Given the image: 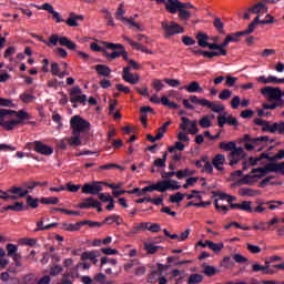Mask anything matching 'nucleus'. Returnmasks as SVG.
Instances as JSON below:
<instances>
[{
	"mask_svg": "<svg viewBox=\"0 0 284 284\" xmlns=\"http://www.w3.org/2000/svg\"><path fill=\"white\" fill-rule=\"evenodd\" d=\"M256 26H258V16L255 17V19L248 24V28L244 31H239L235 33H231L225 37V40L229 41V43L239 41V37H245L247 34H252L254 30H256Z\"/></svg>",
	"mask_w": 284,
	"mask_h": 284,
	"instance_id": "nucleus-9",
	"label": "nucleus"
},
{
	"mask_svg": "<svg viewBox=\"0 0 284 284\" xmlns=\"http://www.w3.org/2000/svg\"><path fill=\"white\" fill-rule=\"evenodd\" d=\"M39 201H41V200L34 199V197H32V195L27 196V205L29 207H31L32 210H37V207H39Z\"/></svg>",
	"mask_w": 284,
	"mask_h": 284,
	"instance_id": "nucleus-51",
	"label": "nucleus"
},
{
	"mask_svg": "<svg viewBox=\"0 0 284 284\" xmlns=\"http://www.w3.org/2000/svg\"><path fill=\"white\" fill-rule=\"evenodd\" d=\"M265 205H268V210H278L281 205H284L283 201H267Z\"/></svg>",
	"mask_w": 284,
	"mask_h": 284,
	"instance_id": "nucleus-59",
	"label": "nucleus"
},
{
	"mask_svg": "<svg viewBox=\"0 0 284 284\" xmlns=\"http://www.w3.org/2000/svg\"><path fill=\"white\" fill-rule=\"evenodd\" d=\"M225 155L223 154H216L213 160H212V165L213 168H215V170H217L219 172H224L225 168L223 165H225Z\"/></svg>",
	"mask_w": 284,
	"mask_h": 284,
	"instance_id": "nucleus-20",
	"label": "nucleus"
},
{
	"mask_svg": "<svg viewBox=\"0 0 284 284\" xmlns=\"http://www.w3.org/2000/svg\"><path fill=\"white\" fill-rule=\"evenodd\" d=\"M78 21H83V16L79 14H74V12H71L69 14V18L67 20H64V23H67V26H69V28H79V22Z\"/></svg>",
	"mask_w": 284,
	"mask_h": 284,
	"instance_id": "nucleus-24",
	"label": "nucleus"
},
{
	"mask_svg": "<svg viewBox=\"0 0 284 284\" xmlns=\"http://www.w3.org/2000/svg\"><path fill=\"white\" fill-rule=\"evenodd\" d=\"M240 210L242 212H248L250 214L254 213V209H252V202L250 201H243L242 203H240Z\"/></svg>",
	"mask_w": 284,
	"mask_h": 284,
	"instance_id": "nucleus-46",
	"label": "nucleus"
},
{
	"mask_svg": "<svg viewBox=\"0 0 284 284\" xmlns=\"http://www.w3.org/2000/svg\"><path fill=\"white\" fill-rule=\"evenodd\" d=\"M191 103H196L197 105H201L202 108H207L212 112H215L216 114H221V112H224L225 106L221 104H215L214 102L207 100V99H199L196 95L190 97Z\"/></svg>",
	"mask_w": 284,
	"mask_h": 284,
	"instance_id": "nucleus-5",
	"label": "nucleus"
},
{
	"mask_svg": "<svg viewBox=\"0 0 284 284\" xmlns=\"http://www.w3.org/2000/svg\"><path fill=\"white\" fill-rule=\"evenodd\" d=\"M47 45H63L68 50H77V43L68 39V37H59V34H51L49 41L45 42Z\"/></svg>",
	"mask_w": 284,
	"mask_h": 284,
	"instance_id": "nucleus-7",
	"label": "nucleus"
},
{
	"mask_svg": "<svg viewBox=\"0 0 284 284\" xmlns=\"http://www.w3.org/2000/svg\"><path fill=\"white\" fill-rule=\"evenodd\" d=\"M151 88H153V90H155V92H161V90H163V88H165V84H163V80L153 79V81L151 83Z\"/></svg>",
	"mask_w": 284,
	"mask_h": 284,
	"instance_id": "nucleus-49",
	"label": "nucleus"
},
{
	"mask_svg": "<svg viewBox=\"0 0 284 284\" xmlns=\"http://www.w3.org/2000/svg\"><path fill=\"white\" fill-rule=\"evenodd\" d=\"M72 134H84L90 132V122L81 118V115H74L70 120Z\"/></svg>",
	"mask_w": 284,
	"mask_h": 284,
	"instance_id": "nucleus-3",
	"label": "nucleus"
},
{
	"mask_svg": "<svg viewBox=\"0 0 284 284\" xmlns=\"http://www.w3.org/2000/svg\"><path fill=\"white\" fill-rule=\"evenodd\" d=\"M179 19L181 21H190L192 19V12L185 10V9H179Z\"/></svg>",
	"mask_w": 284,
	"mask_h": 284,
	"instance_id": "nucleus-48",
	"label": "nucleus"
},
{
	"mask_svg": "<svg viewBox=\"0 0 284 284\" xmlns=\"http://www.w3.org/2000/svg\"><path fill=\"white\" fill-rule=\"evenodd\" d=\"M181 1L179 0H166L165 10L166 12H170V14H176L179 10L181 9Z\"/></svg>",
	"mask_w": 284,
	"mask_h": 284,
	"instance_id": "nucleus-22",
	"label": "nucleus"
},
{
	"mask_svg": "<svg viewBox=\"0 0 284 284\" xmlns=\"http://www.w3.org/2000/svg\"><path fill=\"white\" fill-rule=\"evenodd\" d=\"M144 250L146 252V254H156V252H159V250H161V246H156L153 243H144Z\"/></svg>",
	"mask_w": 284,
	"mask_h": 284,
	"instance_id": "nucleus-41",
	"label": "nucleus"
},
{
	"mask_svg": "<svg viewBox=\"0 0 284 284\" xmlns=\"http://www.w3.org/2000/svg\"><path fill=\"white\" fill-rule=\"evenodd\" d=\"M103 192V186H101V182L85 183L82 186V194H99Z\"/></svg>",
	"mask_w": 284,
	"mask_h": 284,
	"instance_id": "nucleus-17",
	"label": "nucleus"
},
{
	"mask_svg": "<svg viewBox=\"0 0 284 284\" xmlns=\"http://www.w3.org/2000/svg\"><path fill=\"white\" fill-rule=\"evenodd\" d=\"M266 170H268L270 172H283L284 162L266 164Z\"/></svg>",
	"mask_w": 284,
	"mask_h": 284,
	"instance_id": "nucleus-38",
	"label": "nucleus"
},
{
	"mask_svg": "<svg viewBox=\"0 0 284 284\" xmlns=\"http://www.w3.org/2000/svg\"><path fill=\"white\" fill-rule=\"evenodd\" d=\"M184 90L189 92L190 94L194 92H203V88H201V84L197 81H193L190 84L184 87Z\"/></svg>",
	"mask_w": 284,
	"mask_h": 284,
	"instance_id": "nucleus-32",
	"label": "nucleus"
},
{
	"mask_svg": "<svg viewBox=\"0 0 284 284\" xmlns=\"http://www.w3.org/2000/svg\"><path fill=\"white\" fill-rule=\"evenodd\" d=\"M264 110H276V108H284V100L275 101L274 103H263Z\"/></svg>",
	"mask_w": 284,
	"mask_h": 284,
	"instance_id": "nucleus-43",
	"label": "nucleus"
},
{
	"mask_svg": "<svg viewBox=\"0 0 284 284\" xmlns=\"http://www.w3.org/2000/svg\"><path fill=\"white\" fill-rule=\"evenodd\" d=\"M122 39L124 41H126V43H130L134 48V50H139L140 52H144V54H154V52H152V50L148 49V47L143 45L142 43L134 42L128 36H123Z\"/></svg>",
	"mask_w": 284,
	"mask_h": 284,
	"instance_id": "nucleus-19",
	"label": "nucleus"
},
{
	"mask_svg": "<svg viewBox=\"0 0 284 284\" xmlns=\"http://www.w3.org/2000/svg\"><path fill=\"white\" fill-rule=\"evenodd\" d=\"M203 274H205V276H214L216 274V267L206 265L204 266Z\"/></svg>",
	"mask_w": 284,
	"mask_h": 284,
	"instance_id": "nucleus-64",
	"label": "nucleus"
},
{
	"mask_svg": "<svg viewBox=\"0 0 284 284\" xmlns=\"http://www.w3.org/2000/svg\"><path fill=\"white\" fill-rule=\"evenodd\" d=\"M255 125H262V132H270L271 134H274L278 132V123H271L270 121L261 120L260 118L254 119Z\"/></svg>",
	"mask_w": 284,
	"mask_h": 284,
	"instance_id": "nucleus-14",
	"label": "nucleus"
},
{
	"mask_svg": "<svg viewBox=\"0 0 284 284\" xmlns=\"http://www.w3.org/2000/svg\"><path fill=\"white\" fill-rule=\"evenodd\" d=\"M221 266L224 267V270H234L235 264L232 257L225 256L221 262Z\"/></svg>",
	"mask_w": 284,
	"mask_h": 284,
	"instance_id": "nucleus-39",
	"label": "nucleus"
},
{
	"mask_svg": "<svg viewBox=\"0 0 284 284\" xmlns=\"http://www.w3.org/2000/svg\"><path fill=\"white\" fill-rule=\"evenodd\" d=\"M23 121H30V114L28 112L12 111L8 109H0V125L7 131L14 130Z\"/></svg>",
	"mask_w": 284,
	"mask_h": 284,
	"instance_id": "nucleus-1",
	"label": "nucleus"
},
{
	"mask_svg": "<svg viewBox=\"0 0 284 284\" xmlns=\"http://www.w3.org/2000/svg\"><path fill=\"white\" fill-rule=\"evenodd\" d=\"M8 210H11L12 212H23V210H26V205L23 202H16L14 204L4 206L2 212H8Z\"/></svg>",
	"mask_w": 284,
	"mask_h": 284,
	"instance_id": "nucleus-31",
	"label": "nucleus"
},
{
	"mask_svg": "<svg viewBox=\"0 0 284 284\" xmlns=\"http://www.w3.org/2000/svg\"><path fill=\"white\" fill-rule=\"evenodd\" d=\"M202 172H205L206 174H214V164H212L207 159L204 162Z\"/></svg>",
	"mask_w": 284,
	"mask_h": 284,
	"instance_id": "nucleus-56",
	"label": "nucleus"
},
{
	"mask_svg": "<svg viewBox=\"0 0 284 284\" xmlns=\"http://www.w3.org/2000/svg\"><path fill=\"white\" fill-rule=\"evenodd\" d=\"M63 272V266L57 264L50 267L49 274L50 276H59Z\"/></svg>",
	"mask_w": 284,
	"mask_h": 284,
	"instance_id": "nucleus-53",
	"label": "nucleus"
},
{
	"mask_svg": "<svg viewBox=\"0 0 284 284\" xmlns=\"http://www.w3.org/2000/svg\"><path fill=\"white\" fill-rule=\"evenodd\" d=\"M243 154H244L243 148H237L235 145L234 149L229 154V161H230L231 168H234V165H239L241 161V156H243Z\"/></svg>",
	"mask_w": 284,
	"mask_h": 284,
	"instance_id": "nucleus-18",
	"label": "nucleus"
},
{
	"mask_svg": "<svg viewBox=\"0 0 284 284\" xmlns=\"http://www.w3.org/2000/svg\"><path fill=\"white\" fill-rule=\"evenodd\" d=\"M253 230H261L262 232H265L270 230V224L265 222H258L253 225Z\"/></svg>",
	"mask_w": 284,
	"mask_h": 284,
	"instance_id": "nucleus-63",
	"label": "nucleus"
},
{
	"mask_svg": "<svg viewBox=\"0 0 284 284\" xmlns=\"http://www.w3.org/2000/svg\"><path fill=\"white\" fill-rule=\"evenodd\" d=\"M132 70V67H124L122 70V79L126 83H130L131 85H136L139 81H141V75L139 73H132L130 72Z\"/></svg>",
	"mask_w": 284,
	"mask_h": 284,
	"instance_id": "nucleus-12",
	"label": "nucleus"
},
{
	"mask_svg": "<svg viewBox=\"0 0 284 284\" xmlns=\"http://www.w3.org/2000/svg\"><path fill=\"white\" fill-rule=\"evenodd\" d=\"M64 187L68 192L75 193L81 190V184H73L72 182H68Z\"/></svg>",
	"mask_w": 284,
	"mask_h": 284,
	"instance_id": "nucleus-60",
	"label": "nucleus"
},
{
	"mask_svg": "<svg viewBox=\"0 0 284 284\" xmlns=\"http://www.w3.org/2000/svg\"><path fill=\"white\" fill-rule=\"evenodd\" d=\"M39 185H42V186H45V185H48V182H36V181H33V182H26L24 183V189L26 190H34V187H39Z\"/></svg>",
	"mask_w": 284,
	"mask_h": 284,
	"instance_id": "nucleus-52",
	"label": "nucleus"
},
{
	"mask_svg": "<svg viewBox=\"0 0 284 284\" xmlns=\"http://www.w3.org/2000/svg\"><path fill=\"white\" fill-rule=\"evenodd\" d=\"M68 276H71V278H74V276L79 277V273H64L62 275V282L60 284H72V281L68 280Z\"/></svg>",
	"mask_w": 284,
	"mask_h": 284,
	"instance_id": "nucleus-58",
	"label": "nucleus"
},
{
	"mask_svg": "<svg viewBox=\"0 0 284 284\" xmlns=\"http://www.w3.org/2000/svg\"><path fill=\"white\" fill-rule=\"evenodd\" d=\"M170 190V180L160 181L153 185L144 186L142 192H168Z\"/></svg>",
	"mask_w": 284,
	"mask_h": 284,
	"instance_id": "nucleus-16",
	"label": "nucleus"
},
{
	"mask_svg": "<svg viewBox=\"0 0 284 284\" xmlns=\"http://www.w3.org/2000/svg\"><path fill=\"white\" fill-rule=\"evenodd\" d=\"M122 23H124V26H129V28H136L138 30H143L141 29V24L134 21V18H126Z\"/></svg>",
	"mask_w": 284,
	"mask_h": 284,
	"instance_id": "nucleus-55",
	"label": "nucleus"
},
{
	"mask_svg": "<svg viewBox=\"0 0 284 284\" xmlns=\"http://www.w3.org/2000/svg\"><path fill=\"white\" fill-rule=\"evenodd\" d=\"M148 225L150 222H141L138 225H134L129 233V236H134V234H139V232H145L148 230Z\"/></svg>",
	"mask_w": 284,
	"mask_h": 284,
	"instance_id": "nucleus-28",
	"label": "nucleus"
},
{
	"mask_svg": "<svg viewBox=\"0 0 284 284\" xmlns=\"http://www.w3.org/2000/svg\"><path fill=\"white\" fill-rule=\"evenodd\" d=\"M261 94H263V97H268V101H283V91H281V88L265 87L261 89Z\"/></svg>",
	"mask_w": 284,
	"mask_h": 284,
	"instance_id": "nucleus-10",
	"label": "nucleus"
},
{
	"mask_svg": "<svg viewBox=\"0 0 284 284\" xmlns=\"http://www.w3.org/2000/svg\"><path fill=\"white\" fill-rule=\"evenodd\" d=\"M102 45H104V48H106L108 50H113L112 53H105V59L108 61H114V59H119V57H122L124 61L131 60L123 44L104 41L102 42Z\"/></svg>",
	"mask_w": 284,
	"mask_h": 284,
	"instance_id": "nucleus-2",
	"label": "nucleus"
},
{
	"mask_svg": "<svg viewBox=\"0 0 284 284\" xmlns=\"http://www.w3.org/2000/svg\"><path fill=\"white\" fill-rule=\"evenodd\" d=\"M19 245H29V247H34L37 245V239L23 237L18 241Z\"/></svg>",
	"mask_w": 284,
	"mask_h": 284,
	"instance_id": "nucleus-44",
	"label": "nucleus"
},
{
	"mask_svg": "<svg viewBox=\"0 0 284 284\" xmlns=\"http://www.w3.org/2000/svg\"><path fill=\"white\" fill-rule=\"evenodd\" d=\"M187 283H189V284H199V283H203V275H201V274H199V273L191 274V275L189 276Z\"/></svg>",
	"mask_w": 284,
	"mask_h": 284,
	"instance_id": "nucleus-45",
	"label": "nucleus"
},
{
	"mask_svg": "<svg viewBox=\"0 0 284 284\" xmlns=\"http://www.w3.org/2000/svg\"><path fill=\"white\" fill-rule=\"evenodd\" d=\"M99 256H101V253L99 251H87L81 254V261H92L94 265L99 263Z\"/></svg>",
	"mask_w": 284,
	"mask_h": 284,
	"instance_id": "nucleus-21",
	"label": "nucleus"
},
{
	"mask_svg": "<svg viewBox=\"0 0 284 284\" xmlns=\"http://www.w3.org/2000/svg\"><path fill=\"white\" fill-rule=\"evenodd\" d=\"M40 203H42V205H59V197H41Z\"/></svg>",
	"mask_w": 284,
	"mask_h": 284,
	"instance_id": "nucleus-40",
	"label": "nucleus"
},
{
	"mask_svg": "<svg viewBox=\"0 0 284 284\" xmlns=\"http://www.w3.org/2000/svg\"><path fill=\"white\" fill-rule=\"evenodd\" d=\"M235 145H236V142H221L219 144V148L221 150H224V152H232Z\"/></svg>",
	"mask_w": 284,
	"mask_h": 284,
	"instance_id": "nucleus-50",
	"label": "nucleus"
},
{
	"mask_svg": "<svg viewBox=\"0 0 284 284\" xmlns=\"http://www.w3.org/2000/svg\"><path fill=\"white\" fill-rule=\"evenodd\" d=\"M266 3H267V0H262L261 2L248 8V12H251L252 14H260V12H267V7H265Z\"/></svg>",
	"mask_w": 284,
	"mask_h": 284,
	"instance_id": "nucleus-26",
	"label": "nucleus"
},
{
	"mask_svg": "<svg viewBox=\"0 0 284 284\" xmlns=\"http://www.w3.org/2000/svg\"><path fill=\"white\" fill-rule=\"evenodd\" d=\"M115 19L118 21H122V22L126 19L125 18V8H124L123 3H120V6L115 12Z\"/></svg>",
	"mask_w": 284,
	"mask_h": 284,
	"instance_id": "nucleus-42",
	"label": "nucleus"
},
{
	"mask_svg": "<svg viewBox=\"0 0 284 284\" xmlns=\"http://www.w3.org/2000/svg\"><path fill=\"white\" fill-rule=\"evenodd\" d=\"M70 99L71 103H81L82 105H85L88 103V95L82 94L80 87H74L70 91Z\"/></svg>",
	"mask_w": 284,
	"mask_h": 284,
	"instance_id": "nucleus-13",
	"label": "nucleus"
},
{
	"mask_svg": "<svg viewBox=\"0 0 284 284\" xmlns=\"http://www.w3.org/2000/svg\"><path fill=\"white\" fill-rule=\"evenodd\" d=\"M195 39L197 41V45H200V48H207L209 43L207 41H210V36L207 33H203V32H199L195 36Z\"/></svg>",
	"mask_w": 284,
	"mask_h": 284,
	"instance_id": "nucleus-27",
	"label": "nucleus"
},
{
	"mask_svg": "<svg viewBox=\"0 0 284 284\" xmlns=\"http://www.w3.org/2000/svg\"><path fill=\"white\" fill-rule=\"evenodd\" d=\"M98 201L99 200H94L92 197H87L79 204V207L80 210H89V207H94Z\"/></svg>",
	"mask_w": 284,
	"mask_h": 284,
	"instance_id": "nucleus-35",
	"label": "nucleus"
},
{
	"mask_svg": "<svg viewBox=\"0 0 284 284\" xmlns=\"http://www.w3.org/2000/svg\"><path fill=\"white\" fill-rule=\"evenodd\" d=\"M9 194H16L19 199H26L28 194H30V191L26 189V186H11L8 190Z\"/></svg>",
	"mask_w": 284,
	"mask_h": 284,
	"instance_id": "nucleus-23",
	"label": "nucleus"
},
{
	"mask_svg": "<svg viewBox=\"0 0 284 284\" xmlns=\"http://www.w3.org/2000/svg\"><path fill=\"white\" fill-rule=\"evenodd\" d=\"M34 95L30 93H22L20 94V100L22 103H32L34 101Z\"/></svg>",
	"mask_w": 284,
	"mask_h": 284,
	"instance_id": "nucleus-62",
	"label": "nucleus"
},
{
	"mask_svg": "<svg viewBox=\"0 0 284 284\" xmlns=\"http://www.w3.org/2000/svg\"><path fill=\"white\" fill-rule=\"evenodd\" d=\"M161 26L162 30L164 31V37H174V34H183V32H185V29L174 21L170 22L164 20L162 21Z\"/></svg>",
	"mask_w": 284,
	"mask_h": 284,
	"instance_id": "nucleus-8",
	"label": "nucleus"
},
{
	"mask_svg": "<svg viewBox=\"0 0 284 284\" xmlns=\"http://www.w3.org/2000/svg\"><path fill=\"white\" fill-rule=\"evenodd\" d=\"M213 26L220 34H225V24L223 23L221 18L219 17L214 18Z\"/></svg>",
	"mask_w": 284,
	"mask_h": 284,
	"instance_id": "nucleus-37",
	"label": "nucleus"
},
{
	"mask_svg": "<svg viewBox=\"0 0 284 284\" xmlns=\"http://www.w3.org/2000/svg\"><path fill=\"white\" fill-rule=\"evenodd\" d=\"M206 245L213 252H221V250H223V243L216 244V243H214L212 241H206Z\"/></svg>",
	"mask_w": 284,
	"mask_h": 284,
	"instance_id": "nucleus-57",
	"label": "nucleus"
},
{
	"mask_svg": "<svg viewBox=\"0 0 284 284\" xmlns=\"http://www.w3.org/2000/svg\"><path fill=\"white\" fill-rule=\"evenodd\" d=\"M268 172H271V171L267 170V164L265 165V168L253 169L251 171V173L246 174L242 179V184L243 185H254V183H256V181H258V179H263V176H265V174H267Z\"/></svg>",
	"mask_w": 284,
	"mask_h": 284,
	"instance_id": "nucleus-4",
	"label": "nucleus"
},
{
	"mask_svg": "<svg viewBox=\"0 0 284 284\" xmlns=\"http://www.w3.org/2000/svg\"><path fill=\"white\" fill-rule=\"evenodd\" d=\"M52 227H59V223L53 222L51 224L48 225H43V217H41L38 222H37V229L34 230V232H42L44 230H52Z\"/></svg>",
	"mask_w": 284,
	"mask_h": 284,
	"instance_id": "nucleus-30",
	"label": "nucleus"
},
{
	"mask_svg": "<svg viewBox=\"0 0 284 284\" xmlns=\"http://www.w3.org/2000/svg\"><path fill=\"white\" fill-rule=\"evenodd\" d=\"M95 71L100 77H110V74L112 73V69H110V67L105 64L95 65Z\"/></svg>",
	"mask_w": 284,
	"mask_h": 284,
	"instance_id": "nucleus-33",
	"label": "nucleus"
},
{
	"mask_svg": "<svg viewBox=\"0 0 284 284\" xmlns=\"http://www.w3.org/2000/svg\"><path fill=\"white\" fill-rule=\"evenodd\" d=\"M64 141H67L71 148H79V145H81V134L72 133V136L65 138Z\"/></svg>",
	"mask_w": 284,
	"mask_h": 284,
	"instance_id": "nucleus-29",
	"label": "nucleus"
},
{
	"mask_svg": "<svg viewBox=\"0 0 284 284\" xmlns=\"http://www.w3.org/2000/svg\"><path fill=\"white\" fill-rule=\"evenodd\" d=\"M183 199H185V194H182L181 192L170 195L171 203H181V201H183Z\"/></svg>",
	"mask_w": 284,
	"mask_h": 284,
	"instance_id": "nucleus-61",
	"label": "nucleus"
},
{
	"mask_svg": "<svg viewBox=\"0 0 284 284\" xmlns=\"http://www.w3.org/2000/svg\"><path fill=\"white\" fill-rule=\"evenodd\" d=\"M243 141H248V143H253V145H261V143H267L270 141V138L267 135L252 138L250 136V134H245Z\"/></svg>",
	"mask_w": 284,
	"mask_h": 284,
	"instance_id": "nucleus-25",
	"label": "nucleus"
},
{
	"mask_svg": "<svg viewBox=\"0 0 284 284\" xmlns=\"http://www.w3.org/2000/svg\"><path fill=\"white\" fill-rule=\"evenodd\" d=\"M263 159H267V153H262L258 158L251 156L246 162L248 165L254 166L258 164V161H263Z\"/></svg>",
	"mask_w": 284,
	"mask_h": 284,
	"instance_id": "nucleus-47",
	"label": "nucleus"
},
{
	"mask_svg": "<svg viewBox=\"0 0 284 284\" xmlns=\"http://www.w3.org/2000/svg\"><path fill=\"white\" fill-rule=\"evenodd\" d=\"M26 149L33 150V152H37L38 154H42L44 156H50V154L54 153V149L52 146L47 145L41 141L28 142L26 144Z\"/></svg>",
	"mask_w": 284,
	"mask_h": 284,
	"instance_id": "nucleus-6",
	"label": "nucleus"
},
{
	"mask_svg": "<svg viewBox=\"0 0 284 284\" xmlns=\"http://www.w3.org/2000/svg\"><path fill=\"white\" fill-rule=\"evenodd\" d=\"M181 121V130H187L190 134H199V126L196 125V120L191 121L189 118L182 116Z\"/></svg>",
	"mask_w": 284,
	"mask_h": 284,
	"instance_id": "nucleus-15",
	"label": "nucleus"
},
{
	"mask_svg": "<svg viewBox=\"0 0 284 284\" xmlns=\"http://www.w3.org/2000/svg\"><path fill=\"white\" fill-rule=\"evenodd\" d=\"M7 256L12 258L16 267H21V253H19V246L17 244L9 243L6 245Z\"/></svg>",
	"mask_w": 284,
	"mask_h": 284,
	"instance_id": "nucleus-11",
	"label": "nucleus"
},
{
	"mask_svg": "<svg viewBox=\"0 0 284 284\" xmlns=\"http://www.w3.org/2000/svg\"><path fill=\"white\" fill-rule=\"evenodd\" d=\"M82 222H78L75 224L62 223V230L65 232H79L81 230Z\"/></svg>",
	"mask_w": 284,
	"mask_h": 284,
	"instance_id": "nucleus-36",
	"label": "nucleus"
},
{
	"mask_svg": "<svg viewBox=\"0 0 284 284\" xmlns=\"http://www.w3.org/2000/svg\"><path fill=\"white\" fill-rule=\"evenodd\" d=\"M165 161H168V153H164L162 158L154 160V168H165Z\"/></svg>",
	"mask_w": 284,
	"mask_h": 284,
	"instance_id": "nucleus-54",
	"label": "nucleus"
},
{
	"mask_svg": "<svg viewBox=\"0 0 284 284\" xmlns=\"http://www.w3.org/2000/svg\"><path fill=\"white\" fill-rule=\"evenodd\" d=\"M239 194H240V196H258V194H261V192L257 190H254V189H250V187H241L239 190Z\"/></svg>",
	"mask_w": 284,
	"mask_h": 284,
	"instance_id": "nucleus-34",
	"label": "nucleus"
}]
</instances>
